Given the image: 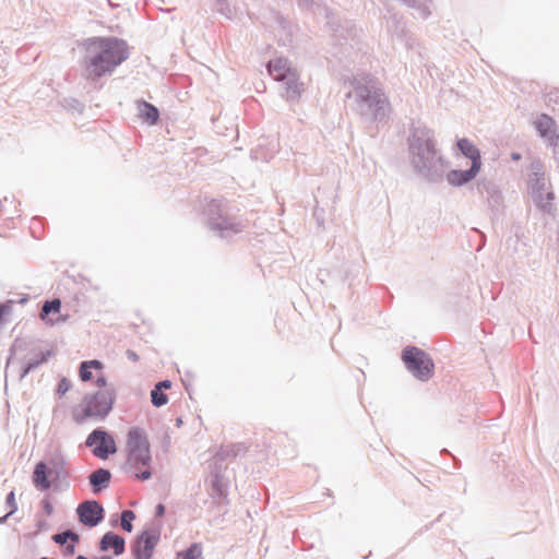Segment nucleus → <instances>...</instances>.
Returning <instances> with one entry per match:
<instances>
[{
    "mask_svg": "<svg viewBox=\"0 0 559 559\" xmlns=\"http://www.w3.org/2000/svg\"><path fill=\"white\" fill-rule=\"evenodd\" d=\"M82 60L85 76L90 81L111 74L115 69L129 58L126 40L117 37H92L85 44Z\"/></svg>",
    "mask_w": 559,
    "mask_h": 559,
    "instance_id": "obj_1",
    "label": "nucleus"
},
{
    "mask_svg": "<svg viewBox=\"0 0 559 559\" xmlns=\"http://www.w3.org/2000/svg\"><path fill=\"white\" fill-rule=\"evenodd\" d=\"M411 164L418 176L438 183L445 174V160L437 148L433 132L426 128H416L408 138Z\"/></svg>",
    "mask_w": 559,
    "mask_h": 559,
    "instance_id": "obj_2",
    "label": "nucleus"
},
{
    "mask_svg": "<svg viewBox=\"0 0 559 559\" xmlns=\"http://www.w3.org/2000/svg\"><path fill=\"white\" fill-rule=\"evenodd\" d=\"M350 85L353 90L346 97L353 99L352 109L367 121L383 120L389 102L378 82L370 75H362L354 76Z\"/></svg>",
    "mask_w": 559,
    "mask_h": 559,
    "instance_id": "obj_3",
    "label": "nucleus"
},
{
    "mask_svg": "<svg viewBox=\"0 0 559 559\" xmlns=\"http://www.w3.org/2000/svg\"><path fill=\"white\" fill-rule=\"evenodd\" d=\"M68 459L59 449L50 453L47 462L38 461L33 471L32 483L39 491H47L52 485L70 487Z\"/></svg>",
    "mask_w": 559,
    "mask_h": 559,
    "instance_id": "obj_4",
    "label": "nucleus"
},
{
    "mask_svg": "<svg viewBox=\"0 0 559 559\" xmlns=\"http://www.w3.org/2000/svg\"><path fill=\"white\" fill-rule=\"evenodd\" d=\"M269 74L278 82H282L281 94L292 103L299 100L302 92V84L299 83L297 71L292 68L286 58L280 57L267 62Z\"/></svg>",
    "mask_w": 559,
    "mask_h": 559,
    "instance_id": "obj_5",
    "label": "nucleus"
},
{
    "mask_svg": "<svg viewBox=\"0 0 559 559\" xmlns=\"http://www.w3.org/2000/svg\"><path fill=\"white\" fill-rule=\"evenodd\" d=\"M127 453L126 472L139 469L140 466L148 467L152 463L151 445L143 428L132 427L129 429Z\"/></svg>",
    "mask_w": 559,
    "mask_h": 559,
    "instance_id": "obj_6",
    "label": "nucleus"
},
{
    "mask_svg": "<svg viewBox=\"0 0 559 559\" xmlns=\"http://www.w3.org/2000/svg\"><path fill=\"white\" fill-rule=\"evenodd\" d=\"M115 400L114 389H103L93 394H86L81 403L82 415H75L74 418L78 423H83L91 417L104 419L111 412Z\"/></svg>",
    "mask_w": 559,
    "mask_h": 559,
    "instance_id": "obj_7",
    "label": "nucleus"
},
{
    "mask_svg": "<svg viewBox=\"0 0 559 559\" xmlns=\"http://www.w3.org/2000/svg\"><path fill=\"white\" fill-rule=\"evenodd\" d=\"M207 224L221 238L229 239L243 230L245 225L236 217L225 215L221 204L212 200L206 209Z\"/></svg>",
    "mask_w": 559,
    "mask_h": 559,
    "instance_id": "obj_8",
    "label": "nucleus"
},
{
    "mask_svg": "<svg viewBox=\"0 0 559 559\" xmlns=\"http://www.w3.org/2000/svg\"><path fill=\"white\" fill-rule=\"evenodd\" d=\"M402 360L406 369L418 380L428 381L435 369L431 357L416 346H406L402 350Z\"/></svg>",
    "mask_w": 559,
    "mask_h": 559,
    "instance_id": "obj_9",
    "label": "nucleus"
},
{
    "mask_svg": "<svg viewBox=\"0 0 559 559\" xmlns=\"http://www.w3.org/2000/svg\"><path fill=\"white\" fill-rule=\"evenodd\" d=\"M528 187L534 204L544 213L555 216L557 207L554 204L555 193L547 183L542 171H533L528 178Z\"/></svg>",
    "mask_w": 559,
    "mask_h": 559,
    "instance_id": "obj_10",
    "label": "nucleus"
},
{
    "mask_svg": "<svg viewBox=\"0 0 559 559\" xmlns=\"http://www.w3.org/2000/svg\"><path fill=\"white\" fill-rule=\"evenodd\" d=\"M85 445L92 448L93 454L102 460L117 452L115 439L104 428L94 429L86 438Z\"/></svg>",
    "mask_w": 559,
    "mask_h": 559,
    "instance_id": "obj_11",
    "label": "nucleus"
},
{
    "mask_svg": "<svg viewBox=\"0 0 559 559\" xmlns=\"http://www.w3.org/2000/svg\"><path fill=\"white\" fill-rule=\"evenodd\" d=\"M159 539L160 532L158 528L144 530L138 534L131 544V552L134 559H152Z\"/></svg>",
    "mask_w": 559,
    "mask_h": 559,
    "instance_id": "obj_12",
    "label": "nucleus"
},
{
    "mask_svg": "<svg viewBox=\"0 0 559 559\" xmlns=\"http://www.w3.org/2000/svg\"><path fill=\"white\" fill-rule=\"evenodd\" d=\"M79 521L87 527H95L105 518L104 507L96 500H86L76 508Z\"/></svg>",
    "mask_w": 559,
    "mask_h": 559,
    "instance_id": "obj_13",
    "label": "nucleus"
},
{
    "mask_svg": "<svg viewBox=\"0 0 559 559\" xmlns=\"http://www.w3.org/2000/svg\"><path fill=\"white\" fill-rule=\"evenodd\" d=\"M477 191L487 199L492 210H499L502 204V193L499 187L490 180H480L477 183Z\"/></svg>",
    "mask_w": 559,
    "mask_h": 559,
    "instance_id": "obj_14",
    "label": "nucleus"
},
{
    "mask_svg": "<svg viewBox=\"0 0 559 559\" xmlns=\"http://www.w3.org/2000/svg\"><path fill=\"white\" fill-rule=\"evenodd\" d=\"M534 127L538 135L549 141H557L559 134L557 133L556 121L547 114H540L534 121Z\"/></svg>",
    "mask_w": 559,
    "mask_h": 559,
    "instance_id": "obj_15",
    "label": "nucleus"
},
{
    "mask_svg": "<svg viewBox=\"0 0 559 559\" xmlns=\"http://www.w3.org/2000/svg\"><path fill=\"white\" fill-rule=\"evenodd\" d=\"M480 168L474 163V165H471L468 169L462 170V169H453L450 170L447 175V181L452 187H462L468 182H471L477 174L479 173Z\"/></svg>",
    "mask_w": 559,
    "mask_h": 559,
    "instance_id": "obj_16",
    "label": "nucleus"
},
{
    "mask_svg": "<svg viewBox=\"0 0 559 559\" xmlns=\"http://www.w3.org/2000/svg\"><path fill=\"white\" fill-rule=\"evenodd\" d=\"M111 472L107 468H97L88 475V484L94 495H98L110 485Z\"/></svg>",
    "mask_w": 559,
    "mask_h": 559,
    "instance_id": "obj_17",
    "label": "nucleus"
},
{
    "mask_svg": "<svg viewBox=\"0 0 559 559\" xmlns=\"http://www.w3.org/2000/svg\"><path fill=\"white\" fill-rule=\"evenodd\" d=\"M99 549L102 551H108L109 549H112L116 556H120L126 550V540L122 536L114 532H107L99 540Z\"/></svg>",
    "mask_w": 559,
    "mask_h": 559,
    "instance_id": "obj_18",
    "label": "nucleus"
},
{
    "mask_svg": "<svg viewBox=\"0 0 559 559\" xmlns=\"http://www.w3.org/2000/svg\"><path fill=\"white\" fill-rule=\"evenodd\" d=\"M138 116L150 126H154L159 120V110L153 104L140 99L136 100Z\"/></svg>",
    "mask_w": 559,
    "mask_h": 559,
    "instance_id": "obj_19",
    "label": "nucleus"
},
{
    "mask_svg": "<svg viewBox=\"0 0 559 559\" xmlns=\"http://www.w3.org/2000/svg\"><path fill=\"white\" fill-rule=\"evenodd\" d=\"M456 145H457V148L460 150V152L465 157L471 159V162H472L471 165H474V163H475L478 166V168L481 167L480 152L469 140H467L465 138L460 139L457 141Z\"/></svg>",
    "mask_w": 559,
    "mask_h": 559,
    "instance_id": "obj_20",
    "label": "nucleus"
},
{
    "mask_svg": "<svg viewBox=\"0 0 559 559\" xmlns=\"http://www.w3.org/2000/svg\"><path fill=\"white\" fill-rule=\"evenodd\" d=\"M52 352L50 349L39 352L34 357L29 358L22 368L20 379H24L31 371L35 370L39 366L46 364L51 357Z\"/></svg>",
    "mask_w": 559,
    "mask_h": 559,
    "instance_id": "obj_21",
    "label": "nucleus"
},
{
    "mask_svg": "<svg viewBox=\"0 0 559 559\" xmlns=\"http://www.w3.org/2000/svg\"><path fill=\"white\" fill-rule=\"evenodd\" d=\"M60 310H61L60 299L46 300L43 304L39 317L47 324L52 325L55 322H53V320L48 319V316L51 313H59Z\"/></svg>",
    "mask_w": 559,
    "mask_h": 559,
    "instance_id": "obj_22",
    "label": "nucleus"
},
{
    "mask_svg": "<svg viewBox=\"0 0 559 559\" xmlns=\"http://www.w3.org/2000/svg\"><path fill=\"white\" fill-rule=\"evenodd\" d=\"M245 451H246V448L241 443L230 444V445L222 447L217 453V457H219L221 460H225L226 457H229V456L236 457V456L240 455L241 453H243Z\"/></svg>",
    "mask_w": 559,
    "mask_h": 559,
    "instance_id": "obj_23",
    "label": "nucleus"
},
{
    "mask_svg": "<svg viewBox=\"0 0 559 559\" xmlns=\"http://www.w3.org/2000/svg\"><path fill=\"white\" fill-rule=\"evenodd\" d=\"M51 539L58 545H66L69 539L73 540L74 543L79 542L80 536L74 531L67 530L52 535Z\"/></svg>",
    "mask_w": 559,
    "mask_h": 559,
    "instance_id": "obj_24",
    "label": "nucleus"
},
{
    "mask_svg": "<svg viewBox=\"0 0 559 559\" xmlns=\"http://www.w3.org/2000/svg\"><path fill=\"white\" fill-rule=\"evenodd\" d=\"M135 519V514L131 510H123L120 514V526L121 528L127 532L131 533L133 530V520Z\"/></svg>",
    "mask_w": 559,
    "mask_h": 559,
    "instance_id": "obj_25",
    "label": "nucleus"
},
{
    "mask_svg": "<svg viewBox=\"0 0 559 559\" xmlns=\"http://www.w3.org/2000/svg\"><path fill=\"white\" fill-rule=\"evenodd\" d=\"M151 402L155 407H162L168 403V395L164 391L153 388L151 391Z\"/></svg>",
    "mask_w": 559,
    "mask_h": 559,
    "instance_id": "obj_26",
    "label": "nucleus"
},
{
    "mask_svg": "<svg viewBox=\"0 0 559 559\" xmlns=\"http://www.w3.org/2000/svg\"><path fill=\"white\" fill-rule=\"evenodd\" d=\"M13 305V300L0 302V328L7 322V317L12 313Z\"/></svg>",
    "mask_w": 559,
    "mask_h": 559,
    "instance_id": "obj_27",
    "label": "nucleus"
},
{
    "mask_svg": "<svg viewBox=\"0 0 559 559\" xmlns=\"http://www.w3.org/2000/svg\"><path fill=\"white\" fill-rule=\"evenodd\" d=\"M202 554L201 546L199 544H192L182 554V559H198Z\"/></svg>",
    "mask_w": 559,
    "mask_h": 559,
    "instance_id": "obj_28",
    "label": "nucleus"
},
{
    "mask_svg": "<svg viewBox=\"0 0 559 559\" xmlns=\"http://www.w3.org/2000/svg\"><path fill=\"white\" fill-rule=\"evenodd\" d=\"M79 374H80V379L83 382H87L92 379V377H93L92 369L87 366V364L85 361L81 362Z\"/></svg>",
    "mask_w": 559,
    "mask_h": 559,
    "instance_id": "obj_29",
    "label": "nucleus"
},
{
    "mask_svg": "<svg viewBox=\"0 0 559 559\" xmlns=\"http://www.w3.org/2000/svg\"><path fill=\"white\" fill-rule=\"evenodd\" d=\"M5 502L10 507L8 515L14 514L17 511V503L15 501V493L13 490L8 493Z\"/></svg>",
    "mask_w": 559,
    "mask_h": 559,
    "instance_id": "obj_30",
    "label": "nucleus"
},
{
    "mask_svg": "<svg viewBox=\"0 0 559 559\" xmlns=\"http://www.w3.org/2000/svg\"><path fill=\"white\" fill-rule=\"evenodd\" d=\"M71 389V382L67 378H62L57 388V393L62 396Z\"/></svg>",
    "mask_w": 559,
    "mask_h": 559,
    "instance_id": "obj_31",
    "label": "nucleus"
},
{
    "mask_svg": "<svg viewBox=\"0 0 559 559\" xmlns=\"http://www.w3.org/2000/svg\"><path fill=\"white\" fill-rule=\"evenodd\" d=\"M63 106L68 109L75 110L81 112L83 110V105L76 99H66Z\"/></svg>",
    "mask_w": 559,
    "mask_h": 559,
    "instance_id": "obj_32",
    "label": "nucleus"
},
{
    "mask_svg": "<svg viewBox=\"0 0 559 559\" xmlns=\"http://www.w3.org/2000/svg\"><path fill=\"white\" fill-rule=\"evenodd\" d=\"M134 472V477L139 480H147L152 477V472L150 468H145V469H142V471H133Z\"/></svg>",
    "mask_w": 559,
    "mask_h": 559,
    "instance_id": "obj_33",
    "label": "nucleus"
},
{
    "mask_svg": "<svg viewBox=\"0 0 559 559\" xmlns=\"http://www.w3.org/2000/svg\"><path fill=\"white\" fill-rule=\"evenodd\" d=\"M41 507H43L44 512L47 515H51L52 514L53 506H52V503L48 499H43L41 500Z\"/></svg>",
    "mask_w": 559,
    "mask_h": 559,
    "instance_id": "obj_34",
    "label": "nucleus"
},
{
    "mask_svg": "<svg viewBox=\"0 0 559 559\" xmlns=\"http://www.w3.org/2000/svg\"><path fill=\"white\" fill-rule=\"evenodd\" d=\"M87 364V366L91 368V369H96V370H99L103 368V364L102 361L97 360V359H93V360H86L85 361Z\"/></svg>",
    "mask_w": 559,
    "mask_h": 559,
    "instance_id": "obj_35",
    "label": "nucleus"
},
{
    "mask_svg": "<svg viewBox=\"0 0 559 559\" xmlns=\"http://www.w3.org/2000/svg\"><path fill=\"white\" fill-rule=\"evenodd\" d=\"M171 386V381L170 380H162L159 382H157L154 388L158 389V390H164V389H169Z\"/></svg>",
    "mask_w": 559,
    "mask_h": 559,
    "instance_id": "obj_36",
    "label": "nucleus"
},
{
    "mask_svg": "<svg viewBox=\"0 0 559 559\" xmlns=\"http://www.w3.org/2000/svg\"><path fill=\"white\" fill-rule=\"evenodd\" d=\"M96 385L99 388V390L110 389L109 386H107V380L104 376L97 378Z\"/></svg>",
    "mask_w": 559,
    "mask_h": 559,
    "instance_id": "obj_37",
    "label": "nucleus"
},
{
    "mask_svg": "<svg viewBox=\"0 0 559 559\" xmlns=\"http://www.w3.org/2000/svg\"><path fill=\"white\" fill-rule=\"evenodd\" d=\"M126 355H127V358L131 361H138L139 360V355L132 350V349H128L126 352Z\"/></svg>",
    "mask_w": 559,
    "mask_h": 559,
    "instance_id": "obj_38",
    "label": "nucleus"
},
{
    "mask_svg": "<svg viewBox=\"0 0 559 559\" xmlns=\"http://www.w3.org/2000/svg\"><path fill=\"white\" fill-rule=\"evenodd\" d=\"M165 506L162 503H158L155 508V515L157 518H162L165 514Z\"/></svg>",
    "mask_w": 559,
    "mask_h": 559,
    "instance_id": "obj_39",
    "label": "nucleus"
},
{
    "mask_svg": "<svg viewBox=\"0 0 559 559\" xmlns=\"http://www.w3.org/2000/svg\"><path fill=\"white\" fill-rule=\"evenodd\" d=\"M511 158H512V160L519 162L522 158V155L518 152H512Z\"/></svg>",
    "mask_w": 559,
    "mask_h": 559,
    "instance_id": "obj_40",
    "label": "nucleus"
},
{
    "mask_svg": "<svg viewBox=\"0 0 559 559\" xmlns=\"http://www.w3.org/2000/svg\"><path fill=\"white\" fill-rule=\"evenodd\" d=\"M298 3L304 7H308L313 3V0H298Z\"/></svg>",
    "mask_w": 559,
    "mask_h": 559,
    "instance_id": "obj_41",
    "label": "nucleus"
},
{
    "mask_svg": "<svg viewBox=\"0 0 559 559\" xmlns=\"http://www.w3.org/2000/svg\"><path fill=\"white\" fill-rule=\"evenodd\" d=\"M67 550H68V552H69V554H74V551H75V546H74V544L69 545V546L67 547Z\"/></svg>",
    "mask_w": 559,
    "mask_h": 559,
    "instance_id": "obj_42",
    "label": "nucleus"
},
{
    "mask_svg": "<svg viewBox=\"0 0 559 559\" xmlns=\"http://www.w3.org/2000/svg\"><path fill=\"white\" fill-rule=\"evenodd\" d=\"M11 515H8V513L3 516L0 518V524H3L7 522V520L10 518Z\"/></svg>",
    "mask_w": 559,
    "mask_h": 559,
    "instance_id": "obj_43",
    "label": "nucleus"
},
{
    "mask_svg": "<svg viewBox=\"0 0 559 559\" xmlns=\"http://www.w3.org/2000/svg\"><path fill=\"white\" fill-rule=\"evenodd\" d=\"M75 559H88V558L86 556H84V555H79V556L75 557Z\"/></svg>",
    "mask_w": 559,
    "mask_h": 559,
    "instance_id": "obj_44",
    "label": "nucleus"
},
{
    "mask_svg": "<svg viewBox=\"0 0 559 559\" xmlns=\"http://www.w3.org/2000/svg\"><path fill=\"white\" fill-rule=\"evenodd\" d=\"M4 75V69L0 67V79Z\"/></svg>",
    "mask_w": 559,
    "mask_h": 559,
    "instance_id": "obj_45",
    "label": "nucleus"
},
{
    "mask_svg": "<svg viewBox=\"0 0 559 559\" xmlns=\"http://www.w3.org/2000/svg\"><path fill=\"white\" fill-rule=\"evenodd\" d=\"M96 559H112L110 556H102V557H98Z\"/></svg>",
    "mask_w": 559,
    "mask_h": 559,
    "instance_id": "obj_46",
    "label": "nucleus"
},
{
    "mask_svg": "<svg viewBox=\"0 0 559 559\" xmlns=\"http://www.w3.org/2000/svg\"><path fill=\"white\" fill-rule=\"evenodd\" d=\"M177 426H180L182 424V419L181 418H177Z\"/></svg>",
    "mask_w": 559,
    "mask_h": 559,
    "instance_id": "obj_47",
    "label": "nucleus"
}]
</instances>
